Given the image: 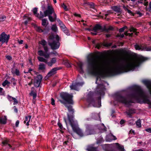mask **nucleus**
Returning a JSON list of instances; mask_svg holds the SVG:
<instances>
[{
  "label": "nucleus",
  "instance_id": "79ce46f5",
  "mask_svg": "<svg viewBox=\"0 0 151 151\" xmlns=\"http://www.w3.org/2000/svg\"><path fill=\"white\" fill-rule=\"evenodd\" d=\"M146 51H151V46L150 47H144V50Z\"/></svg>",
  "mask_w": 151,
  "mask_h": 151
},
{
  "label": "nucleus",
  "instance_id": "9b49d317",
  "mask_svg": "<svg viewBox=\"0 0 151 151\" xmlns=\"http://www.w3.org/2000/svg\"><path fill=\"white\" fill-rule=\"evenodd\" d=\"M106 28L105 27H103L101 25L98 24L96 25L93 28V30L95 32L99 30L103 32L106 30Z\"/></svg>",
  "mask_w": 151,
  "mask_h": 151
},
{
  "label": "nucleus",
  "instance_id": "1a4fd4ad",
  "mask_svg": "<svg viewBox=\"0 0 151 151\" xmlns=\"http://www.w3.org/2000/svg\"><path fill=\"white\" fill-rule=\"evenodd\" d=\"M10 37L9 35H7L5 32H3L0 35V42L2 44L5 43L7 44Z\"/></svg>",
  "mask_w": 151,
  "mask_h": 151
},
{
  "label": "nucleus",
  "instance_id": "e2e57ef3",
  "mask_svg": "<svg viewBox=\"0 0 151 151\" xmlns=\"http://www.w3.org/2000/svg\"><path fill=\"white\" fill-rule=\"evenodd\" d=\"M14 111L16 113H17L18 112V109L15 106H14Z\"/></svg>",
  "mask_w": 151,
  "mask_h": 151
},
{
  "label": "nucleus",
  "instance_id": "3c124183",
  "mask_svg": "<svg viewBox=\"0 0 151 151\" xmlns=\"http://www.w3.org/2000/svg\"><path fill=\"white\" fill-rule=\"evenodd\" d=\"M13 101V104L14 105H16L18 103V101L17 100V99L15 98H14Z\"/></svg>",
  "mask_w": 151,
  "mask_h": 151
},
{
  "label": "nucleus",
  "instance_id": "423d86ee",
  "mask_svg": "<svg viewBox=\"0 0 151 151\" xmlns=\"http://www.w3.org/2000/svg\"><path fill=\"white\" fill-rule=\"evenodd\" d=\"M45 17L48 16L49 20L52 22H55L57 19V15L54 8L51 5H48L47 9L44 12Z\"/></svg>",
  "mask_w": 151,
  "mask_h": 151
},
{
  "label": "nucleus",
  "instance_id": "ddd939ff",
  "mask_svg": "<svg viewBox=\"0 0 151 151\" xmlns=\"http://www.w3.org/2000/svg\"><path fill=\"white\" fill-rule=\"evenodd\" d=\"M47 52L41 50H38L37 52L38 55L40 56H44L45 58L48 59L50 57V55Z\"/></svg>",
  "mask_w": 151,
  "mask_h": 151
},
{
  "label": "nucleus",
  "instance_id": "5fc2aeb1",
  "mask_svg": "<svg viewBox=\"0 0 151 151\" xmlns=\"http://www.w3.org/2000/svg\"><path fill=\"white\" fill-rule=\"evenodd\" d=\"M55 101L54 99H53V98H52L51 99V104L52 105H55Z\"/></svg>",
  "mask_w": 151,
  "mask_h": 151
},
{
  "label": "nucleus",
  "instance_id": "c756f323",
  "mask_svg": "<svg viewBox=\"0 0 151 151\" xmlns=\"http://www.w3.org/2000/svg\"><path fill=\"white\" fill-rule=\"evenodd\" d=\"M63 63L67 68H70L71 67V64L68 60H64L63 61Z\"/></svg>",
  "mask_w": 151,
  "mask_h": 151
},
{
  "label": "nucleus",
  "instance_id": "a19ab883",
  "mask_svg": "<svg viewBox=\"0 0 151 151\" xmlns=\"http://www.w3.org/2000/svg\"><path fill=\"white\" fill-rule=\"evenodd\" d=\"M112 45V43L111 42L110 43H104L103 44V45L106 47H109L111 46Z\"/></svg>",
  "mask_w": 151,
  "mask_h": 151
},
{
  "label": "nucleus",
  "instance_id": "58836bf2",
  "mask_svg": "<svg viewBox=\"0 0 151 151\" xmlns=\"http://www.w3.org/2000/svg\"><path fill=\"white\" fill-rule=\"evenodd\" d=\"M116 145L117 146V148L120 150H124L123 146H121L118 143H116Z\"/></svg>",
  "mask_w": 151,
  "mask_h": 151
},
{
  "label": "nucleus",
  "instance_id": "49530a36",
  "mask_svg": "<svg viewBox=\"0 0 151 151\" xmlns=\"http://www.w3.org/2000/svg\"><path fill=\"white\" fill-rule=\"evenodd\" d=\"M6 16L4 15L0 16V22H2L4 21L6 19Z\"/></svg>",
  "mask_w": 151,
  "mask_h": 151
},
{
  "label": "nucleus",
  "instance_id": "13d9d810",
  "mask_svg": "<svg viewBox=\"0 0 151 151\" xmlns=\"http://www.w3.org/2000/svg\"><path fill=\"white\" fill-rule=\"evenodd\" d=\"M147 0H139L138 2L139 3L143 4L144 2L147 1Z\"/></svg>",
  "mask_w": 151,
  "mask_h": 151
},
{
  "label": "nucleus",
  "instance_id": "ea45409f",
  "mask_svg": "<svg viewBox=\"0 0 151 151\" xmlns=\"http://www.w3.org/2000/svg\"><path fill=\"white\" fill-rule=\"evenodd\" d=\"M14 98V97H13L9 95H8L7 96V99L10 102L13 101Z\"/></svg>",
  "mask_w": 151,
  "mask_h": 151
},
{
  "label": "nucleus",
  "instance_id": "6e6552de",
  "mask_svg": "<svg viewBox=\"0 0 151 151\" xmlns=\"http://www.w3.org/2000/svg\"><path fill=\"white\" fill-rule=\"evenodd\" d=\"M86 130L84 132V135L87 136L91 135L94 132V129L92 125L90 124H86L85 125Z\"/></svg>",
  "mask_w": 151,
  "mask_h": 151
},
{
  "label": "nucleus",
  "instance_id": "c85d7f7f",
  "mask_svg": "<svg viewBox=\"0 0 151 151\" xmlns=\"http://www.w3.org/2000/svg\"><path fill=\"white\" fill-rule=\"evenodd\" d=\"M137 29H136L134 28L133 27H131L129 31L130 32H132L135 33V34L137 35H138L139 33V32H137Z\"/></svg>",
  "mask_w": 151,
  "mask_h": 151
},
{
  "label": "nucleus",
  "instance_id": "603ef678",
  "mask_svg": "<svg viewBox=\"0 0 151 151\" xmlns=\"http://www.w3.org/2000/svg\"><path fill=\"white\" fill-rule=\"evenodd\" d=\"M15 73L17 76H19V75L20 72L19 70H18V69H15Z\"/></svg>",
  "mask_w": 151,
  "mask_h": 151
},
{
  "label": "nucleus",
  "instance_id": "8fccbe9b",
  "mask_svg": "<svg viewBox=\"0 0 151 151\" xmlns=\"http://www.w3.org/2000/svg\"><path fill=\"white\" fill-rule=\"evenodd\" d=\"M62 7L64 9L65 11H67L68 9L67 6L64 3H63L62 5Z\"/></svg>",
  "mask_w": 151,
  "mask_h": 151
},
{
  "label": "nucleus",
  "instance_id": "393cba45",
  "mask_svg": "<svg viewBox=\"0 0 151 151\" xmlns=\"http://www.w3.org/2000/svg\"><path fill=\"white\" fill-rule=\"evenodd\" d=\"M134 47L135 49L137 50L142 51L144 50V46L141 45H139L137 44H136L134 45Z\"/></svg>",
  "mask_w": 151,
  "mask_h": 151
},
{
  "label": "nucleus",
  "instance_id": "de8ad7c7",
  "mask_svg": "<svg viewBox=\"0 0 151 151\" xmlns=\"http://www.w3.org/2000/svg\"><path fill=\"white\" fill-rule=\"evenodd\" d=\"M127 28V27L126 26H124L119 29V32H124V30Z\"/></svg>",
  "mask_w": 151,
  "mask_h": 151
},
{
  "label": "nucleus",
  "instance_id": "774afa93",
  "mask_svg": "<svg viewBox=\"0 0 151 151\" xmlns=\"http://www.w3.org/2000/svg\"><path fill=\"white\" fill-rule=\"evenodd\" d=\"M19 120H17L16 121V124H15V126L16 127H17L18 126V125L19 124Z\"/></svg>",
  "mask_w": 151,
  "mask_h": 151
},
{
  "label": "nucleus",
  "instance_id": "6ab92c4d",
  "mask_svg": "<svg viewBox=\"0 0 151 151\" xmlns=\"http://www.w3.org/2000/svg\"><path fill=\"white\" fill-rule=\"evenodd\" d=\"M65 106L67 108L69 112L71 113L72 114V115H69L68 114H68L70 116H71L72 115H73L74 116H74L73 114L74 112V110L73 109L72 106L70 105H65Z\"/></svg>",
  "mask_w": 151,
  "mask_h": 151
},
{
  "label": "nucleus",
  "instance_id": "7c9ffc66",
  "mask_svg": "<svg viewBox=\"0 0 151 151\" xmlns=\"http://www.w3.org/2000/svg\"><path fill=\"white\" fill-rule=\"evenodd\" d=\"M78 86L76 84V83H73L72 85L70 86V87L72 89L76 90L78 88Z\"/></svg>",
  "mask_w": 151,
  "mask_h": 151
},
{
  "label": "nucleus",
  "instance_id": "72a5a7b5",
  "mask_svg": "<svg viewBox=\"0 0 151 151\" xmlns=\"http://www.w3.org/2000/svg\"><path fill=\"white\" fill-rule=\"evenodd\" d=\"M45 65L43 63L40 64L39 66V69L41 70H43L45 69Z\"/></svg>",
  "mask_w": 151,
  "mask_h": 151
},
{
  "label": "nucleus",
  "instance_id": "c9c22d12",
  "mask_svg": "<svg viewBox=\"0 0 151 151\" xmlns=\"http://www.w3.org/2000/svg\"><path fill=\"white\" fill-rule=\"evenodd\" d=\"M44 17H45V14L44 13V14L42 11L40 12V15H39V14H38V16L37 17H38L39 19H40L43 18Z\"/></svg>",
  "mask_w": 151,
  "mask_h": 151
},
{
  "label": "nucleus",
  "instance_id": "412c9836",
  "mask_svg": "<svg viewBox=\"0 0 151 151\" xmlns=\"http://www.w3.org/2000/svg\"><path fill=\"white\" fill-rule=\"evenodd\" d=\"M57 59L56 58H52L50 62H48L47 64L49 66H52L56 62Z\"/></svg>",
  "mask_w": 151,
  "mask_h": 151
},
{
  "label": "nucleus",
  "instance_id": "f704fd0d",
  "mask_svg": "<svg viewBox=\"0 0 151 151\" xmlns=\"http://www.w3.org/2000/svg\"><path fill=\"white\" fill-rule=\"evenodd\" d=\"M136 125L137 127V128H140L141 126V121L140 119H138L136 122Z\"/></svg>",
  "mask_w": 151,
  "mask_h": 151
},
{
  "label": "nucleus",
  "instance_id": "f257e3e1",
  "mask_svg": "<svg viewBox=\"0 0 151 151\" xmlns=\"http://www.w3.org/2000/svg\"><path fill=\"white\" fill-rule=\"evenodd\" d=\"M88 67L92 74L97 75L101 77L111 76L115 75L134 70L139 65L140 60L139 59H132L126 64L116 63L114 67L111 68H104L101 63V56L96 53L90 54L87 58Z\"/></svg>",
  "mask_w": 151,
  "mask_h": 151
},
{
  "label": "nucleus",
  "instance_id": "b1692460",
  "mask_svg": "<svg viewBox=\"0 0 151 151\" xmlns=\"http://www.w3.org/2000/svg\"><path fill=\"white\" fill-rule=\"evenodd\" d=\"M42 25L45 27H46L48 24V22L46 19H43L42 20Z\"/></svg>",
  "mask_w": 151,
  "mask_h": 151
},
{
  "label": "nucleus",
  "instance_id": "5701e85b",
  "mask_svg": "<svg viewBox=\"0 0 151 151\" xmlns=\"http://www.w3.org/2000/svg\"><path fill=\"white\" fill-rule=\"evenodd\" d=\"M112 9L114 11L117 13H121L122 10L119 7H118L117 6H113L112 7Z\"/></svg>",
  "mask_w": 151,
  "mask_h": 151
},
{
  "label": "nucleus",
  "instance_id": "0eeeda50",
  "mask_svg": "<svg viewBox=\"0 0 151 151\" xmlns=\"http://www.w3.org/2000/svg\"><path fill=\"white\" fill-rule=\"evenodd\" d=\"M61 97L65 101L69 104H73V102L72 99L73 96L68 93L64 92L60 94Z\"/></svg>",
  "mask_w": 151,
  "mask_h": 151
},
{
  "label": "nucleus",
  "instance_id": "2f4dec72",
  "mask_svg": "<svg viewBox=\"0 0 151 151\" xmlns=\"http://www.w3.org/2000/svg\"><path fill=\"white\" fill-rule=\"evenodd\" d=\"M32 11L33 14L36 17L38 16V13H37L38 11L37 8L36 7L34 8Z\"/></svg>",
  "mask_w": 151,
  "mask_h": 151
},
{
  "label": "nucleus",
  "instance_id": "864d4df0",
  "mask_svg": "<svg viewBox=\"0 0 151 151\" xmlns=\"http://www.w3.org/2000/svg\"><path fill=\"white\" fill-rule=\"evenodd\" d=\"M58 124L60 129H63V128L62 126V125L60 122H58Z\"/></svg>",
  "mask_w": 151,
  "mask_h": 151
},
{
  "label": "nucleus",
  "instance_id": "aec40b11",
  "mask_svg": "<svg viewBox=\"0 0 151 151\" xmlns=\"http://www.w3.org/2000/svg\"><path fill=\"white\" fill-rule=\"evenodd\" d=\"M78 70L81 73H83V63L81 62H78L77 63Z\"/></svg>",
  "mask_w": 151,
  "mask_h": 151
},
{
  "label": "nucleus",
  "instance_id": "a18cd8bd",
  "mask_svg": "<svg viewBox=\"0 0 151 151\" xmlns=\"http://www.w3.org/2000/svg\"><path fill=\"white\" fill-rule=\"evenodd\" d=\"M63 31L67 35L69 36L70 35V32L67 28H66V29H64Z\"/></svg>",
  "mask_w": 151,
  "mask_h": 151
},
{
  "label": "nucleus",
  "instance_id": "4be33fe9",
  "mask_svg": "<svg viewBox=\"0 0 151 151\" xmlns=\"http://www.w3.org/2000/svg\"><path fill=\"white\" fill-rule=\"evenodd\" d=\"M31 118V116L28 115L25 117V120L24 121V123L25 124L27 122L26 125L28 126L29 125V123Z\"/></svg>",
  "mask_w": 151,
  "mask_h": 151
},
{
  "label": "nucleus",
  "instance_id": "0e129e2a",
  "mask_svg": "<svg viewBox=\"0 0 151 151\" xmlns=\"http://www.w3.org/2000/svg\"><path fill=\"white\" fill-rule=\"evenodd\" d=\"M117 37H120L121 38H123L124 37V35L123 34H118L117 35Z\"/></svg>",
  "mask_w": 151,
  "mask_h": 151
},
{
  "label": "nucleus",
  "instance_id": "a878e982",
  "mask_svg": "<svg viewBox=\"0 0 151 151\" xmlns=\"http://www.w3.org/2000/svg\"><path fill=\"white\" fill-rule=\"evenodd\" d=\"M58 22L60 25V27L62 30L63 31L65 29H66L67 28L63 24L62 22L60 21L59 19L58 20Z\"/></svg>",
  "mask_w": 151,
  "mask_h": 151
},
{
  "label": "nucleus",
  "instance_id": "4d7b16f0",
  "mask_svg": "<svg viewBox=\"0 0 151 151\" xmlns=\"http://www.w3.org/2000/svg\"><path fill=\"white\" fill-rule=\"evenodd\" d=\"M105 31H108L109 30H112L113 29V28L112 26H109L108 28L106 29Z\"/></svg>",
  "mask_w": 151,
  "mask_h": 151
},
{
  "label": "nucleus",
  "instance_id": "dca6fc26",
  "mask_svg": "<svg viewBox=\"0 0 151 151\" xmlns=\"http://www.w3.org/2000/svg\"><path fill=\"white\" fill-rule=\"evenodd\" d=\"M82 5L86 8L88 7V6L92 8L94 7V4L92 2H84L83 4Z\"/></svg>",
  "mask_w": 151,
  "mask_h": 151
},
{
  "label": "nucleus",
  "instance_id": "680f3d73",
  "mask_svg": "<svg viewBox=\"0 0 151 151\" xmlns=\"http://www.w3.org/2000/svg\"><path fill=\"white\" fill-rule=\"evenodd\" d=\"M144 100L147 104H149V102H150V100L147 98H145L144 99Z\"/></svg>",
  "mask_w": 151,
  "mask_h": 151
},
{
  "label": "nucleus",
  "instance_id": "a211bd4d",
  "mask_svg": "<svg viewBox=\"0 0 151 151\" xmlns=\"http://www.w3.org/2000/svg\"><path fill=\"white\" fill-rule=\"evenodd\" d=\"M7 119L6 116L0 117V124H5L7 122Z\"/></svg>",
  "mask_w": 151,
  "mask_h": 151
},
{
  "label": "nucleus",
  "instance_id": "bf43d9fd",
  "mask_svg": "<svg viewBox=\"0 0 151 151\" xmlns=\"http://www.w3.org/2000/svg\"><path fill=\"white\" fill-rule=\"evenodd\" d=\"M6 58L9 60H11L12 59V57L11 56L9 55H7L6 56Z\"/></svg>",
  "mask_w": 151,
  "mask_h": 151
},
{
  "label": "nucleus",
  "instance_id": "f3484780",
  "mask_svg": "<svg viewBox=\"0 0 151 151\" xmlns=\"http://www.w3.org/2000/svg\"><path fill=\"white\" fill-rule=\"evenodd\" d=\"M29 95L31 96H33L34 99H35L37 97V93L36 90H35L34 87H32L31 88V92L29 93Z\"/></svg>",
  "mask_w": 151,
  "mask_h": 151
},
{
  "label": "nucleus",
  "instance_id": "09e8293b",
  "mask_svg": "<svg viewBox=\"0 0 151 151\" xmlns=\"http://www.w3.org/2000/svg\"><path fill=\"white\" fill-rule=\"evenodd\" d=\"M16 80L14 78H12L11 80V82L13 83V84L14 86H15L16 84Z\"/></svg>",
  "mask_w": 151,
  "mask_h": 151
},
{
  "label": "nucleus",
  "instance_id": "20e7f679",
  "mask_svg": "<svg viewBox=\"0 0 151 151\" xmlns=\"http://www.w3.org/2000/svg\"><path fill=\"white\" fill-rule=\"evenodd\" d=\"M68 119L73 131L80 136H84V132L83 133L82 130L79 128L77 121L74 119V116L73 115L70 116L68 114Z\"/></svg>",
  "mask_w": 151,
  "mask_h": 151
},
{
  "label": "nucleus",
  "instance_id": "9d476101",
  "mask_svg": "<svg viewBox=\"0 0 151 151\" xmlns=\"http://www.w3.org/2000/svg\"><path fill=\"white\" fill-rule=\"evenodd\" d=\"M42 79V76L41 75H38L35 79L34 81V85L36 87H38L40 86Z\"/></svg>",
  "mask_w": 151,
  "mask_h": 151
},
{
  "label": "nucleus",
  "instance_id": "052dcab7",
  "mask_svg": "<svg viewBox=\"0 0 151 151\" xmlns=\"http://www.w3.org/2000/svg\"><path fill=\"white\" fill-rule=\"evenodd\" d=\"M74 15L75 17H81V15L80 14H78L76 13H75L74 14Z\"/></svg>",
  "mask_w": 151,
  "mask_h": 151
},
{
  "label": "nucleus",
  "instance_id": "7ed1b4c3",
  "mask_svg": "<svg viewBox=\"0 0 151 151\" xmlns=\"http://www.w3.org/2000/svg\"><path fill=\"white\" fill-rule=\"evenodd\" d=\"M96 94L98 96H99L98 98H93L92 97L89 98L88 99V101L89 104H92L94 106L96 104V101L98 100L99 103H101V96L104 95V88L103 85L101 84L98 85L96 88Z\"/></svg>",
  "mask_w": 151,
  "mask_h": 151
},
{
  "label": "nucleus",
  "instance_id": "cd10ccee",
  "mask_svg": "<svg viewBox=\"0 0 151 151\" xmlns=\"http://www.w3.org/2000/svg\"><path fill=\"white\" fill-rule=\"evenodd\" d=\"M123 8L126 11H127L128 13H129L130 15L132 16H134V14L133 12L130 10L127 7L125 6H123Z\"/></svg>",
  "mask_w": 151,
  "mask_h": 151
},
{
  "label": "nucleus",
  "instance_id": "e433bc0d",
  "mask_svg": "<svg viewBox=\"0 0 151 151\" xmlns=\"http://www.w3.org/2000/svg\"><path fill=\"white\" fill-rule=\"evenodd\" d=\"M51 29L52 31L54 32H57L58 31V28L56 24L53 25Z\"/></svg>",
  "mask_w": 151,
  "mask_h": 151
},
{
  "label": "nucleus",
  "instance_id": "c03bdc74",
  "mask_svg": "<svg viewBox=\"0 0 151 151\" xmlns=\"http://www.w3.org/2000/svg\"><path fill=\"white\" fill-rule=\"evenodd\" d=\"M36 30L37 32H43V29L40 27H37Z\"/></svg>",
  "mask_w": 151,
  "mask_h": 151
},
{
  "label": "nucleus",
  "instance_id": "4468645a",
  "mask_svg": "<svg viewBox=\"0 0 151 151\" xmlns=\"http://www.w3.org/2000/svg\"><path fill=\"white\" fill-rule=\"evenodd\" d=\"M39 44L42 45L44 49L46 52H47L48 51V48L46 46L47 42L44 40H42L39 42Z\"/></svg>",
  "mask_w": 151,
  "mask_h": 151
},
{
  "label": "nucleus",
  "instance_id": "39448f33",
  "mask_svg": "<svg viewBox=\"0 0 151 151\" xmlns=\"http://www.w3.org/2000/svg\"><path fill=\"white\" fill-rule=\"evenodd\" d=\"M60 38L58 35L55 37L53 35H50L48 38V43L52 50L58 49L60 45Z\"/></svg>",
  "mask_w": 151,
  "mask_h": 151
},
{
  "label": "nucleus",
  "instance_id": "2eb2a0df",
  "mask_svg": "<svg viewBox=\"0 0 151 151\" xmlns=\"http://www.w3.org/2000/svg\"><path fill=\"white\" fill-rule=\"evenodd\" d=\"M135 109L133 108H129L127 110L126 113L130 118H132V114L135 113Z\"/></svg>",
  "mask_w": 151,
  "mask_h": 151
},
{
  "label": "nucleus",
  "instance_id": "4c0bfd02",
  "mask_svg": "<svg viewBox=\"0 0 151 151\" xmlns=\"http://www.w3.org/2000/svg\"><path fill=\"white\" fill-rule=\"evenodd\" d=\"M97 148L95 147H91L87 149V150L88 151H96Z\"/></svg>",
  "mask_w": 151,
  "mask_h": 151
},
{
  "label": "nucleus",
  "instance_id": "338daca9",
  "mask_svg": "<svg viewBox=\"0 0 151 151\" xmlns=\"http://www.w3.org/2000/svg\"><path fill=\"white\" fill-rule=\"evenodd\" d=\"M76 84L77 85L78 87L80 86H82L83 85L82 83L81 82H76Z\"/></svg>",
  "mask_w": 151,
  "mask_h": 151
},
{
  "label": "nucleus",
  "instance_id": "473e14b6",
  "mask_svg": "<svg viewBox=\"0 0 151 151\" xmlns=\"http://www.w3.org/2000/svg\"><path fill=\"white\" fill-rule=\"evenodd\" d=\"M37 59L40 62H43L47 63V60L42 57H38Z\"/></svg>",
  "mask_w": 151,
  "mask_h": 151
},
{
  "label": "nucleus",
  "instance_id": "f8f14e48",
  "mask_svg": "<svg viewBox=\"0 0 151 151\" xmlns=\"http://www.w3.org/2000/svg\"><path fill=\"white\" fill-rule=\"evenodd\" d=\"M62 69L61 67H55L52 68L48 73L47 75L49 76H51L56 73V71Z\"/></svg>",
  "mask_w": 151,
  "mask_h": 151
},
{
  "label": "nucleus",
  "instance_id": "bb28decb",
  "mask_svg": "<svg viewBox=\"0 0 151 151\" xmlns=\"http://www.w3.org/2000/svg\"><path fill=\"white\" fill-rule=\"evenodd\" d=\"M9 139H4L3 140L2 142V146H6V145H8L9 144Z\"/></svg>",
  "mask_w": 151,
  "mask_h": 151
},
{
  "label": "nucleus",
  "instance_id": "69168bd1",
  "mask_svg": "<svg viewBox=\"0 0 151 151\" xmlns=\"http://www.w3.org/2000/svg\"><path fill=\"white\" fill-rule=\"evenodd\" d=\"M145 130L147 132L151 133V128H149L146 129Z\"/></svg>",
  "mask_w": 151,
  "mask_h": 151
},
{
  "label": "nucleus",
  "instance_id": "f03ea898",
  "mask_svg": "<svg viewBox=\"0 0 151 151\" xmlns=\"http://www.w3.org/2000/svg\"><path fill=\"white\" fill-rule=\"evenodd\" d=\"M143 91L141 88L139 87H136L134 92L129 96L126 97L120 94H117L115 96V99L116 101L124 104L127 107H129L131 105V103H134L132 99L129 98V97L136 99L139 96H143Z\"/></svg>",
  "mask_w": 151,
  "mask_h": 151
},
{
  "label": "nucleus",
  "instance_id": "37998d69",
  "mask_svg": "<svg viewBox=\"0 0 151 151\" xmlns=\"http://www.w3.org/2000/svg\"><path fill=\"white\" fill-rule=\"evenodd\" d=\"M10 83V82L6 80L3 83L2 85L3 86H5L7 84H9Z\"/></svg>",
  "mask_w": 151,
  "mask_h": 151
},
{
  "label": "nucleus",
  "instance_id": "6e6d98bb",
  "mask_svg": "<svg viewBox=\"0 0 151 151\" xmlns=\"http://www.w3.org/2000/svg\"><path fill=\"white\" fill-rule=\"evenodd\" d=\"M136 14L139 15V17H141L143 15V14L139 11H136Z\"/></svg>",
  "mask_w": 151,
  "mask_h": 151
}]
</instances>
